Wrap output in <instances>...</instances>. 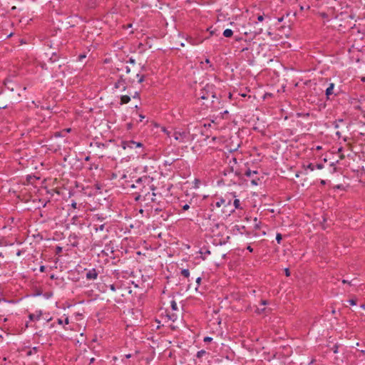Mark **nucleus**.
<instances>
[{"instance_id":"obj_1","label":"nucleus","mask_w":365,"mask_h":365,"mask_svg":"<svg viewBox=\"0 0 365 365\" xmlns=\"http://www.w3.org/2000/svg\"><path fill=\"white\" fill-rule=\"evenodd\" d=\"M153 180V179L149 176H143L129 185L130 188L136 190L133 192L136 195L135 200L143 202L145 207H148L150 202H156L157 201L156 194L153 192L155 188L152 183Z\"/></svg>"},{"instance_id":"obj_2","label":"nucleus","mask_w":365,"mask_h":365,"mask_svg":"<svg viewBox=\"0 0 365 365\" xmlns=\"http://www.w3.org/2000/svg\"><path fill=\"white\" fill-rule=\"evenodd\" d=\"M202 226L206 232H209L214 235H219L221 230L225 227L224 223L219 222L215 218H212V215L204 219Z\"/></svg>"},{"instance_id":"obj_3","label":"nucleus","mask_w":365,"mask_h":365,"mask_svg":"<svg viewBox=\"0 0 365 365\" xmlns=\"http://www.w3.org/2000/svg\"><path fill=\"white\" fill-rule=\"evenodd\" d=\"M5 90H8L10 92H13L14 90H16V95H13L11 98L15 101H20V98L21 96V92L26 91V88L25 86H21L19 84L16 83L11 80L6 79L4 81Z\"/></svg>"},{"instance_id":"obj_4","label":"nucleus","mask_w":365,"mask_h":365,"mask_svg":"<svg viewBox=\"0 0 365 365\" xmlns=\"http://www.w3.org/2000/svg\"><path fill=\"white\" fill-rule=\"evenodd\" d=\"M135 79L132 78H125L123 75H120L118 81L114 83V88L125 91L128 86L133 85Z\"/></svg>"},{"instance_id":"obj_5","label":"nucleus","mask_w":365,"mask_h":365,"mask_svg":"<svg viewBox=\"0 0 365 365\" xmlns=\"http://www.w3.org/2000/svg\"><path fill=\"white\" fill-rule=\"evenodd\" d=\"M199 97L202 100H207L210 98H216L215 86L212 84H206V86L200 90Z\"/></svg>"},{"instance_id":"obj_6","label":"nucleus","mask_w":365,"mask_h":365,"mask_svg":"<svg viewBox=\"0 0 365 365\" xmlns=\"http://www.w3.org/2000/svg\"><path fill=\"white\" fill-rule=\"evenodd\" d=\"M172 136L176 141L179 143H186L189 140V132L185 130H175L172 133Z\"/></svg>"},{"instance_id":"obj_7","label":"nucleus","mask_w":365,"mask_h":365,"mask_svg":"<svg viewBox=\"0 0 365 365\" xmlns=\"http://www.w3.org/2000/svg\"><path fill=\"white\" fill-rule=\"evenodd\" d=\"M232 162L233 163V165H236L237 164L236 158H233L232 159V160L230 161L229 167L224 169V170L222 171V174L224 176H227L229 175H233L234 176L240 178L242 175V173L240 171H239L238 170L234 168V166L231 165Z\"/></svg>"},{"instance_id":"obj_8","label":"nucleus","mask_w":365,"mask_h":365,"mask_svg":"<svg viewBox=\"0 0 365 365\" xmlns=\"http://www.w3.org/2000/svg\"><path fill=\"white\" fill-rule=\"evenodd\" d=\"M120 146L123 150H125L127 148H142L143 144L134 140H122Z\"/></svg>"},{"instance_id":"obj_9","label":"nucleus","mask_w":365,"mask_h":365,"mask_svg":"<svg viewBox=\"0 0 365 365\" xmlns=\"http://www.w3.org/2000/svg\"><path fill=\"white\" fill-rule=\"evenodd\" d=\"M99 272L95 269H88L86 274V278L88 280H95L98 276Z\"/></svg>"},{"instance_id":"obj_10","label":"nucleus","mask_w":365,"mask_h":365,"mask_svg":"<svg viewBox=\"0 0 365 365\" xmlns=\"http://www.w3.org/2000/svg\"><path fill=\"white\" fill-rule=\"evenodd\" d=\"M225 203L222 205V212L225 213V215H230V213L225 212V210H227L231 207L232 206V198L230 197L228 195H226L224 197Z\"/></svg>"},{"instance_id":"obj_11","label":"nucleus","mask_w":365,"mask_h":365,"mask_svg":"<svg viewBox=\"0 0 365 365\" xmlns=\"http://www.w3.org/2000/svg\"><path fill=\"white\" fill-rule=\"evenodd\" d=\"M43 315L41 310H37L35 313H31L29 314V322H37L39 321Z\"/></svg>"},{"instance_id":"obj_12","label":"nucleus","mask_w":365,"mask_h":365,"mask_svg":"<svg viewBox=\"0 0 365 365\" xmlns=\"http://www.w3.org/2000/svg\"><path fill=\"white\" fill-rule=\"evenodd\" d=\"M239 208H240V200L239 199H235L234 202H233V204H232L231 207L227 209V210H225V212H229V213H232L233 212H235V210L236 209H239Z\"/></svg>"},{"instance_id":"obj_13","label":"nucleus","mask_w":365,"mask_h":365,"mask_svg":"<svg viewBox=\"0 0 365 365\" xmlns=\"http://www.w3.org/2000/svg\"><path fill=\"white\" fill-rule=\"evenodd\" d=\"M106 223H94L93 230L97 232L98 231H103L106 229Z\"/></svg>"},{"instance_id":"obj_14","label":"nucleus","mask_w":365,"mask_h":365,"mask_svg":"<svg viewBox=\"0 0 365 365\" xmlns=\"http://www.w3.org/2000/svg\"><path fill=\"white\" fill-rule=\"evenodd\" d=\"M334 88V83H329V86L327 88L325 94L327 97V98H329V96L333 94V90Z\"/></svg>"},{"instance_id":"obj_15","label":"nucleus","mask_w":365,"mask_h":365,"mask_svg":"<svg viewBox=\"0 0 365 365\" xmlns=\"http://www.w3.org/2000/svg\"><path fill=\"white\" fill-rule=\"evenodd\" d=\"M245 230V226H240V225H236L233 227V233L234 234L240 233L241 235H243L244 232H242V230Z\"/></svg>"},{"instance_id":"obj_16","label":"nucleus","mask_w":365,"mask_h":365,"mask_svg":"<svg viewBox=\"0 0 365 365\" xmlns=\"http://www.w3.org/2000/svg\"><path fill=\"white\" fill-rule=\"evenodd\" d=\"M190 202H185L184 201H180L178 204V206L182 209L183 211L188 210L190 207Z\"/></svg>"},{"instance_id":"obj_17","label":"nucleus","mask_w":365,"mask_h":365,"mask_svg":"<svg viewBox=\"0 0 365 365\" xmlns=\"http://www.w3.org/2000/svg\"><path fill=\"white\" fill-rule=\"evenodd\" d=\"M34 336L38 337V342H40V339H44L46 336V334H44V332L42 330H39L34 334Z\"/></svg>"},{"instance_id":"obj_18","label":"nucleus","mask_w":365,"mask_h":365,"mask_svg":"<svg viewBox=\"0 0 365 365\" xmlns=\"http://www.w3.org/2000/svg\"><path fill=\"white\" fill-rule=\"evenodd\" d=\"M58 59H59V55L56 52L52 53V54L49 57V61L51 63H54V62L57 61Z\"/></svg>"},{"instance_id":"obj_19","label":"nucleus","mask_w":365,"mask_h":365,"mask_svg":"<svg viewBox=\"0 0 365 365\" xmlns=\"http://www.w3.org/2000/svg\"><path fill=\"white\" fill-rule=\"evenodd\" d=\"M130 101V97L127 95L120 97V105L128 103Z\"/></svg>"},{"instance_id":"obj_20","label":"nucleus","mask_w":365,"mask_h":365,"mask_svg":"<svg viewBox=\"0 0 365 365\" xmlns=\"http://www.w3.org/2000/svg\"><path fill=\"white\" fill-rule=\"evenodd\" d=\"M258 174V172L257 170H253L252 171L251 170H250L249 168L247 169L245 171V175H246L247 177L248 178H251L254 175H257Z\"/></svg>"},{"instance_id":"obj_21","label":"nucleus","mask_w":365,"mask_h":365,"mask_svg":"<svg viewBox=\"0 0 365 365\" xmlns=\"http://www.w3.org/2000/svg\"><path fill=\"white\" fill-rule=\"evenodd\" d=\"M93 221L96 222V223H101L105 220V217H103L102 215H99L98 214H97L93 217Z\"/></svg>"},{"instance_id":"obj_22","label":"nucleus","mask_w":365,"mask_h":365,"mask_svg":"<svg viewBox=\"0 0 365 365\" xmlns=\"http://www.w3.org/2000/svg\"><path fill=\"white\" fill-rule=\"evenodd\" d=\"M180 274L182 276H183L185 278L187 279V281L190 282L189 277H190V271L188 269H182L180 272Z\"/></svg>"},{"instance_id":"obj_23","label":"nucleus","mask_w":365,"mask_h":365,"mask_svg":"<svg viewBox=\"0 0 365 365\" xmlns=\"http://www.w3.org/2000/svg\"><path fill=\"white\" fill-rule=\"evenodd\" d=\"M37 180H39V178H37L35 175H28L26 177V180L30 184H34V181Z\"/></svg>"},{"instance_id":"obj_24","label":"nucleus","mask_w":365,"mask_h":365,"mask_svg":"<svg viewBox=\"0 0 365 365\" xmlns=\"http://www.w3.org/2000/svg\"><path fill=\"white\" fill-rule=\"evenodd\" d=\"M150 210H154V211L157 214H158L160 212H161L163 210V207L162 206H160L159 202H158V206L155 207H153V205H150Z\"/></svg>"},{"instance_id":"obj_25","label":"nucleus","mask_w":365,"mask_h":365,"mask_svg":"<svg viewBox=\"0 0 365 365\" xmlns=\"http://www.w3.org/2000/svg\"><path fill=\"white\" fill-rule=\"evenodd\" d=\"M233 35V31L232 29H227L223 31V36L226 38L231 37Z\"/></svg>"},{"instance_id":"obj_26","label":"nucleus","mask_w":365,"mask_h":365,"mask_svg":"<svg viewBox=\"0 0 365 365\" xmlns=\"http://www.w3.org/2000/svg\"><path fill=\"white\" fill-rule=\"evenodd\" d=\"M302 167L304 170L309 169L311 171H313L315 169V165L312 163H309L307 165L303 164Z\"/></svg>"},{"instance_id":"obj_27","label":"nucleus","mask_w":365,"mask_h":365,"mask_svg":"<svg viewBox=\"0 0 365 365\" xmlns=\"http://www.w3.org/2000/svg\"><path fill=\"white\" fill-rule=\"evenodd\" d=\"M38 351V347L37 346H34L31 349H30L27 353H26V355L27 356H31L34 354H36Z\"/></svg>"},{"instance_id":"obj_28","label":"nucleus","mask_w":365,"mask_h":365,"mask_svg":"<svg viewBox=\"0 0 365 365\" xmlns=\"http://www.w3.org/2000/svg\"><path fill=\"white\" fill-rule=\"evenodd\" d=\"M57 323L60 325L63 324H69V319L68 317H66L65 318L64 320L61 319H58L57 320Z\"/></svg>"},{"instance_id":"obj_29","label":"nucleus","mask_w":365,"mask_h":365,"mask_svg":"<svg viewBox=\"0 0 365 365\" xmlns=\"http://www.w3.org/2000/svg\"><path fill=\"white\" fill-rule=\"evenodd\" d=\"M207 354V352L204 349H202V350H200L197 352L196 354V357L197 358H202L203 356L206 355Z\"/></svg>"},{"instance_id":"obj_30","label":"nucleus","mask_w":365,"mask_h":365,"mask_svg":"<svg viewBox=\"0 0 365 365\" xmlns=\"http://www.w3.org/2000/svg\"><path fill=\"white\" fill-rule=\"evenodd\" d=\"M225 203L224 197H221L215 202V206L220 207Z\"/></svg>"},{"instance_id":"obj_31","label":"nucleus","mask_w":365,"mask_h":365,"mask_svg":"<svg viewBox=\"0 0 365 365\" xmlns=\"http://www.w3.org/2000/svg\"><path fill=\"white\" fill-rule=\"evenodd\" d=\"M200 183H201L200 180L197 178H195L193 182V184H194V185L192 186L193 188H195V189L199 188Z\"/></svg>"},{"instance_id":"obj_32","label":"nucleus","mask_w":365,"mask_h":365,"mask_svg":"<svg viewBox=\"0 0 365 365\" xmlns=\"http://www.w3.org/2000/svg\"><path fill=\"white\" fill-rule=\"evenodd\" d=\"M171 308L173 311H177L178 310V305L175 300H172L170 302Z\"/></svg>"},{"instance_id":"obj_33","label":"nucleus","mask_w":365,"mask_h":365,"mask_svg":"<svg viewBox=\"0 0 365 365\" xmlns=\"http://www.w3.org/2000/svg\"><path fill=\"white\" fill-rule=\"evenodd\" d=\"M136 77L138 78V82L139 83H143L145 81V76L144 75H140L139 73H137L136 74Z\"/></svg>"},{"instance_id":"obj_34","label":"nucleus","mask_w":365,"mask_h":365,"mask_svg":"<svg viewBox=\"0 0 365 365\" xmlns=\"http://www.w3.org/2000/svg\"><path fill=\"white\" fill-rule=\"evenodd\" d=\"M123 69L125 70L126 73H129L130 72V68L128 66H124V68H118L117 71H123Z\"/></svg>"},{"instance_id":"obj_35","label":"nucleus","mask_w":365,"mask_h":365,"mask_svg":"<svg viewBox=\"0 0 365 365\" xmlns=\"http://www.w3.org/2000/svg\"><path fill=\"white\" fill-rule=\"evenodd\" d=\"M175 161V160H166L164 161L163 165L165 166L171 165Z\"/></svg>"},{"instance_id":"obj_36","label":"nucleus","mask_w":365,"mask_h":365,"mask_svg":"<svg viewBox=\"0 0 365 365\" xmlns=\"http://www.w3.org/2000/svg\"><path fill=\"white\" fill-rule=\"evenodd\" d=\"M259 178H255L252 179V180H251V183L253 185H257L259 184Z\"/></svg>"},{"instance_id":"obj_37","label":"nucleus","mask_w":365,"mask_h":365,"mask_svg":"<svg viewBox=\"0 0 365 365\" xmlns=\"http://www.w3.org/2000/svg\"><path fill=\"white\" fill-rule=\"evenodd\" d=\"M168 317L173 322H175L177 319V315L175 314H168Z\"/></svg>"},{"instance_id":"obj_38","label":"nucleus","mask_w":365,"mask_h":365,"mask_svg":"<svg viewBox=\"0 0 365 365\" xmlns=\"http://www.w3.org/2000/svg\"><path fill=\"white\" fill-rule=\"evenodd\" d=\"M6 245V242L4 237L0 236V247Z\"/></svg>"},{"instance_id":"obj_39","label":"nucleus","mask_w":365,"mask_h":365,"mask_svg":"<svg viewBox=\"0 0 365 365\" xmlns=\"http://www.w3.org/2000/svg\"><path fill=\"white\" fill-rule=\"evenodd\" d=\"M282 240V235L280 233H277L276 235V241L278 244L281 243V241Z\"/></svg>"},{"instance_id":"obj_40","label":"nucleus","mask_w":365,"mask_h":365,"mask_svg":"<svg viewBox=\"0 0 365 365\" xmlns=\"http://www.w3.org/2000/svg\"><path fill=\"white\" fill-rule=\"evenodd\" d=\"M220 118L223 119V118H227L226 116L229 114V112H228V110H224L223 112L220 113Z\"/></svg>"},{"instance_id":"obj_41","label":"nucleus","mask_w":365,"mask_h":365,"mask_svg":"<svg viewBox=\"0 0 365 365\" xmlns=\"http://www.w3.org/2000/svg\"><path fill=\"white\" fill-rule=\"evenodd\" d=\"M338 349H339V345H337V344H334V346L331 348V350L333 351V352L334 354L338 353V351H339Z\"/></svg>"},{"instance_id":"obj_42","label":"nucleus","mask_w":365,"mask_h":365,"mask_svg":"<svg viewBox=\"0 0 365 365\" xmlns=\"http://www.w3.org/2000/svg\"><path fill=\"white\" fill-rule=\"evenodd\" d=\"M348 302L349 303L350 305H352V306L356 304V299H349Z\"/></svg>"},{"instance_id":"obj_43","label":"nucleus","mask_w":365,"mask_h":365,"mask_svg":"<svg viewBox=\"0 0 365 365\" xmlns=\"http://www.w3.org/2000/svg\"><path fill=\"white\" fill-rule=\"evenodd\" d=\"M201 281H202V277H197V279H196V280H195V282H196V283H197V287L195 288L196 289H197V287H199V285L200 284Z\"/></svg>"},{"instance_id":"obj_44","label":"nucleus","mask_w":365,"mask_h":365,"mask_svg":"<svg viewBox=\"0 0 365 365\" xmlns=\"http://www.w3.org/2000/svg\"><path fill=\"white\" fill-rule=\"evenodd\" d=\"M96 145L98 148H105L106 147V145L104 143H100V142H96Z\"/></svg>"},{"instance_id":"obj_45","label":"nucleus","mask_w":365,"mask_h":365,"mask_svg":"<svg viewBox=\"0 0 365 365\" xmlns=\"http://www.w3.org/2000/svg\"><path fill=\"white\" fill-rule=\"evenodd\" d=\"M315 165V168L319 169V170H321L324 168V165L322 163H317V165Z\"/></svg>"},{"instance_id":"obj_46","label":"nucleus","mask_w":365,"mask_h":365,"mask_svg":"<svg viewBox=\"0 0 365 365\" xmlns=\"http://www.w3.org/2000/svg\"><path fill=\"white\" fill-rule=\"evenodd\" d=\"M205 342H210L212 341V338L210 336H205L203 339Z\"/></svg>"},{"instance_id":"obj_47","label":"nucleus","mask_w":365,"mask_h":365,"mask_svg":"<svg viewBox=\"0 0 365 365\" xmlns=\"http://www.w3.org/2000/svg\"><path fill=\"white\" fill-rule=\"evenodd\" d=\"M163 131L167 134L168 137L172 136L171 132L168 131L166 128H163Z\"/></svg>"},{"instance_id":"obj_48","label":"nucleus","mask_w":365,"mask_h":365,"mask_svg":"<svg viewBox=\"0 0 365 365\" xmlns=\"http://www.w3.org/2000/svg\"><path fill=\"white\" fill-rule=\"evenodd\" d=\"M284 273H285V275L287 277H289L290 276V271H289V268H285L284 269Z\"/></svg>"},{"instance_id":"obj_49","label":"nucleus","mask_w":365,"mask_h":365,"mask_svg":"<svg viewBox=\"0 0 365 365\" xmlns=\"http://www.w3.org/2000/svg\"><path fill=\"white\" fill-rule=\"evenodd\" d=\"M71 206L73 208V209H76L77 207V203L76 201L74 200H72L71 202Z\"/></svg>"},{"instance_id":"obj_50","label":"nucleus","mask_w":365,"mask_h":365,"mask_svg":"<svg viewBox=\"0 0 365 365\" xmlns=\"http://www.w3.org/2000/svg\"><path fill=\"white\" fill-rule=\"evenodd\" d=\"M61 251H62V247H59V246L56 247V254L60 253Z\"/></svg>"},{"instance_id":"obj_51","label":"nucleus","mask_w":365,"mask_h":365,"mask_svg":"<svg viewBox=\"0 0 365 365\" xmlns=\"http://www.w3.org/2000/svg\"><path fill=\"white\" fill-rule=\"evenodd\" d=\"M333 125H334V128H336V129L339 128V124L338 123V121H334Z\"/></svg>"},{"instance_id":"obj_52","label":"nucleus","mask_w":365,"mask_h":365,"mask_svg":"<svg viewBox=\"0 0 365 365\" xmlns=\"http://www.w3.org/2000/svg\"><path fill=\"white\" fill-rule=\"evenodd\" d=\"M110 290H112L113 292H115L116 290V288H115V285L112 284L109 286Z\"/></svg>"},{"instance_id":"obj_53","label":"nucleus","mask_w":365,"mask_h":365,"mask_svg":"<svg viewBox=\"0 0 365 365\" xmlns=\"http://www.w3.org/2000/svg\"><path fill=\"white\" fill-rule=\"evenodd\" d=\"M39 270L41 272H44L46 271V267L44 265L40 266Z\"/></svg>"},{"instance_id":"obj_54","label":"nucleus","mask_w":365,"mask_h":365,"mask_svg":"<svg viewBox=\"0 0 365 365\" xmlns=\"http://www.w3.org/2000/svg\"><path fill=\"white\" fill-rule=\"evenodd\" d=\"M309 115V113H305V114H303V113H297V116L298 117H301V116H306V117H308Z\"/></svg>"},{"instance_id":"obj_55","label":"nucleus","mask_w":365,"mask_h":365,"mask_svg":"<svg viewBox=\"0 0 365 365\" xmlns=\"http://www.w3.org/2000/svg\"><path fill=\"white\" fill-rule=\"evenodd\" d=\"M133 98H140V94L138 92H135V94L133 96Z\"/></svg>"},{"instance_id":"obj_56","label":"nucleus","mask_w":365,"mask_h":365,"mask_svg":"<svg viewBox=\"0 0 365 365\" xmlns=\"http://www.w3.org/2000/svg\"><path fill=\"white\" fill-rule=\"evenodd\" d=\"M128 62H129L130 63L134 65L135 63V60L134 58H130V59H129V61Z\"/></svg>"},{"instance_id":"obj_57","label":"nucleus","mask_w":365,"mask_h":365,"mask_svg":"<svg viewBox=\"0 0 365 365\" xmlns=\"http://www.w3.org/2000/svg\"><path fill=\"white\" fill-rule=\"evenodd\" d=\"M86 56L85 54H81V55L78 56V60L81 61L82 59L85 58Z\"/></svg>"},{"instance_id":"obj_58","label":"nucleus","mask_w":365,"mask_h":365,"mask_svg":"<svg viewBox=\"0 0 365 365\" xmlns=\"http://www.w3.org/2000/svg\"><path fill=\"white\" fill-rule=\"evenodd\" d=\"M263 19H264L263 16H262V15L258 16V17H257V20H258L259 21H263Z\"/></svg>"},{"instance_id":"obj_59","label":"nucleus","mask_w":365,"mask_h":365,"mask_svg":"<svg viewBox=\"0 0 365 365\" xmlns=\"http://www.w3.org/2000/svg\"><path fill=\"white\" fill-rule=\"evenodd\" d=\"M139 121L141 122L144 118H145V115H142V114H139Z\"/></svg>"},{"instance_id":"obj_60","label":"nucleus","mask_w":365,"mask_h":365,"mask_svg":"<svg viewBox=\"0 0 365 365\" xmlns=\"http://www.w3.org/2000/svg\"><path fill=\"white\" fill-rule=\"evenodd\" d=\"M247 250L250 252H253V248L250 245L247 246Z\"/></svg>"},{"instance_id":"obj_61","label":"nucleus","mask_w":365,"mask_h":365,"mask_svg":"<svg viewBox=\"0 0 365 365\" xmlns=\"http://www.w3.org/2000/svg\"><path fill=\"white\" fill-rule=\"evenodd\" d=\"M94 361H95V358H93H93H91V359H89V364H92V363H93Z\"/></svg>"},{"instance_id":"obj_62","label":"nucleus","mask_w":365,"mask_h":365,"mask_svg":"<svg viewBox=\"0 0 365 365\" xmlns=\"http://www.w3.org/2000/svg\"><path fill=\"white\" fill-rule=\"evenodd\" d=\"M259 224H260V222H259V223H256V224L255 225V228L256 230H257V229H259Z\"/></svg>"},{"instance_id":"obj_63","label":"nucleus","mask_w":365,"mask_h":365,"mask_svg":"<svg viewBox=\"0 0 365 365\" xmlns=\"http://www.w3.org/2000/svg\"><path fill=\"white\" fill-rule=\"evenodd\" d=\"M320 183H321V185H326V180H321Z\"/></svg>"},{"instance_id":"obj_64","label":"nucleus","mask_w":365,"mask_h":365,"mask_svg":"<svg viewBox=\"0 0 365 365\" xmlns=\"http://www.w3.org/2000/svg\"><path fill=\"white\" fill-rule=\"evenodd\" d=\"M21 253H22L21 250H19L17 251V252H16V255H17V256H20V255H21Z\"/></svg>"}]
</instances>
